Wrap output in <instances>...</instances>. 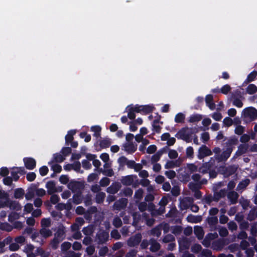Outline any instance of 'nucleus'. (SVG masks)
<instances>
[{
    "label": "nucleus",
    "instance_id": "nucleus-1",
    "mask_svg": "<svg viewBox=\"0 0 257 257\" xmlns=\"http://www.w3.org/2000/svg\"><path fill=\"white\" fill-rule=\"evenodd\" d=\"M192 128H189L188 127H182L175 135V137L178 139H181L187 143H190L192 141Z\"/></svg>",
    "mask_w": 257,
    "mask_h": 257
},
{
    "label": "nucleus",
    "instance_id": "nucleus-2",
    "mask_svg": "<svg viewBox=\"0 0 257 257\" xmlns=\"http://www.w3.org/2000/svg\"><path fill=\"white\" fill-rule=\"evenodd\" d=\"M68 188L73 193L79 192L84 188V184L80 181L71 180L68 184Z\"/></svg>",
    "mask_w": 257,
    "mask_h": 257
},
{
    "label": "nucleus",
    "instance_id": "nucleus-3",
    "mask_svg": "<svg viewBox=\"0 0 257 257\" xmlns=\"http://www.w3.org/2000/svg\"><path fill=\"white\" fill-rule=\"evenodd\" d=\"M142 235L141 233H137L131 236L127 240V244L130 247L138 245L142 241Z\"/></svg>",
    "mask_w": 257,
    "mask_h": 257
},
{
    "label": "nucleus",
    "instance_id": "nucleus-4",
    "mask_svg": "<svg viewBox=\"0 0 257 257\" xmlns=\"http://www.w3.org/2000/svg\"><path fill=\"white\" fill-rule=\"evenodd\" d=\"M238 143V139L236 136H233L230 137L227 141L223 144V149L228 150L230 149L231 152H232L234 146Z\"/></svg>",
    "mask_w": 257,
    "mask_h": 257
},
{
    "label": "nucleus",
    "instance_id": "nucleus-5",
    "mask_svg": "<svg viewBox=\"0 0 257 257\" xmlns=\"http://www.w3.org/2000/svg\"><path fill=\"white\" fill-rule=\"evenodd\" d=\"M229 243L227 238H219L212 243L213 249L216 251H221L223 247Z\"/></svg>",
    "mask_w": 257,
    "mask_h": 257
},
{
    "label": "nucleus",
    "instance_id": "nucleus-6",
    "mask_svg": "<svg viewBox=\"0 0 257 257\" xmlns=\"http://www.w3.org/2000/svg\"><path fill=\"white\" fill-rule=\"evenodd\" d=\"M242 112L245 117H249L251 120H254L257 118V109L253 107H248L244 108Z\"/></svg>",
    "mask_w": 257,
    "mask_h": 257
},
{
    "label": "nucleus",
    "instance_id": "nucleus-7",
    "mask_svg": "<svg viewBox=\"0 0 257 257\" xmlns=\"http://www.w3.org/2000/svg\"><path fill=\"white\" fill-rule=\"evenodd\" d=\"M212 152L206 145H202L198 150L197 157L201 160L207 156H211Z\"/></svg>",
    "mask_w": 257,
    "mask_h": 257
},
{
    "label": "nucleus",
    "instance_id": "nucleus-8",
    "mask_svg": "<svg viewBox=\"0 0 257 257\" xmlns=\"http://www.w3.org/2000/svg\"><path fill=\"white\" fill-rule=\"evenodd\" d=\"M236 170L237 168L234 165H229L227 167L223 166L220 168V171L226 177L234 174L236 172Z\"/></svg>",
    "mask_w": 257,
    "mask_h": 257
},
{
    "label": "nucleus",
    "instance_id": "nucleus-9",
    "mask_svg": "<svg viewBox=\"0 0 257 257\" xmlns=\"http://www.w3.org/2000/svg\"><path fill=\"white\" fill-rule=\"evenodd\" d=\"M127 203L128 200L126 198H121L114 202V209L118 211L123 209L126 207Z\"/></svg>",
    "mask_w": 257,
    "mask_h": 257
},
{
    "label": "nucleus",
    "instance_id": "nucleus-10",
    "mask_svg": "<svg viewBox=\"0 0 257 257\" xmlns=\"http://www.w3.org/2000/svg\"><path fill=\"white\" fill-rule=\"evenodd\" d=\"M25 167L28 170H33L36 166V160L31 157H26L23 159Z\"/></svg>",
    "mask_w": 257,
    "mask_h": 257
},
{
    "label": "nucleus",
    "instance_id": "nucleus-11",
    "mask_svg": "<svg viewBox=\"0 0 257 257\" xmlns=\"http://www.w3.org/2000/svg\"><path fill=\"white\" fill-rule=\"evenodd\" d=\"M123 150L127 154H132L137 150V145L133 142L125 143L123 145Z\"/></svg>",
    "mask_w": 257,
    "mask_h": 257
},
{
    "label": "nucleus",
    "instance_id": "nucleus-12",
    "mask_svg": "<svg viewBox=\"0 0 257 257\" xmlns=\"http://www.w3.org/2000/svg\"><path fill=\"white\" fill-rule=\"evenodd\" d=\"M108 233L105 230L99 232L96 235V239L98 243L99 244L105 243L108 240Z\"/></svg>",
    "mask_w": 257,
    "mask_h": 257
},
{
    "label": "nucleus",
    "instance_id": "nucleus-13",
    "mask_svg": "<svg viewBox=\"0 0 257 257\" xmlns=\"http://www.w3.org/2000/svg\"><path fill=\"white\" fill-rule=\"evenodd\" d=\"M223 151L221 154L216 156V160L219 162L226 161L230 156L232 152L230 149H223Z\"/></svg>",
    "mask_w": 257,
    "mask_h": 257
},
{
    "label": "nucleus",
    "instance_id": "nucleus-14",
    "mask_svg": "<svg viewBox=\"0 0 257 257\" xmlns=\"http://www.w3.org/2000/svg\"><path fill=\"white\" fill-rule=\"evenodd\" d=\"M247 144H240L238 147V149L235 153L233 158H235L246 153L248 149Z\"/></svg>",
    "mask_w": 257,
    "mask_h": 257
},
{
    "label": "nucleus",
    "instance_id": "nucleus-15",
    "mask_svg": "<svg viewBox=\"0 0 257 257\" xmlns=\"http://www.w3.org/2000/svg\"><path fill=\"white\" fill-rule=\"evenodd\" d=\"M121 185L119 182L113 183L107 188V192L111 194H115L120 189Z\"/></svg>",
    "mask_w": 257,
    "mask_h": 257
},
{
    "label": "nucleus",
    "instance_id": "nucleus-16",
    "mask_svg": "<svg viewBox=\"0 0 257 257\" xmlns=\"http://www.w3.org/2000/svg\"><path fill=\"white\" fill-rule=\"evenodd\" d=\"M150 244L151 246L150 250L151 252H155L158 251L161 248L160 244L157 241V240L152 238L150 239Z\"/></svg>",
    "mask_w": 257,
    "mask_h": 257
},
{
    "label": "nucleus",
    "instance_id": "nucleus-17",
    "mask_svg": "<svg viewBox=\"0 0 257 257\" xmlns=\"http://www.w3.org/2000/svg\"><path fill=\"white\" fill-rule=\"evenodd\" d=\"M46 187L47 189V192L49 195H52L54 193L57 192L56 188V184L54 181H50L48 182L46 185Z\"/></svg>",
    "mask_w": 257,
    "mask_h": 257
},
{
    "label": "nucleus",
    "instance_id": "nucleus-18",
    "mask_svg": "<svg viewBox=\"0 0 257 257\" xmlns=\"http://www.w3.org/2000/svg\"><path fill=\"white\" fill-rule=\"evenodd\" d=\"M205 102L207 106L213 110L215 108V104L213 102V95L211 94H208L205 97Z\"/></svg>",
    "mask_w": 257,
    "mask_h": 257
},
{
    "label": "nucleus",
    "instance_id": "nucleus-19",
    "mask_svg": "<svg viewBox=\"0 0 257 257\" xmlns=\"http://www.w3.org/2000/svg\"><path fill=\"white\" fill-rule=\"evenodd\" d=\"M36 188V186L35 185H32L28 189L26 194H25V198L27 200H31L33 198Z\"/></svg>",
    "mask_w": 257,
    "mask_h": 257
},
{
    "label": "nucleus",
    "instance_id": "nucleus-20",
    "mask_svg": "<svg viewBox=\"0 0 257 257\" xmlns=\"http://www.w3.org/2000/svg\"><path fill=\"white\" fill-rule=\"evenodd\" d=\"M76 133V130H71L67 132V134L65 136V144L66 145H69L70 142L73 141L74 135Z\"/></svg>",
    "mask_w": 257,
    "mask_h": 257
},
{
    "label": "nucleus",
    "instance_id": "nucleus-21",
    "mask_svg": "<svg viewBox=\"0 0 257 257\" xmlns=\"http://www.w3.org/2000/svg\"><path fill=\"white\" fill-rule=\"evenodd\" d=\"M194 232L199 240L202 239L204 236V232L203 228L200 226H195L194 228Z\"/></svg>",
    "mask_w": 257,
    "mask_h": 257
},
{
    "label": "nucleus",
    "instance_id": "nucleus-22",
    "mask_svg": "<svg viewBox=\"0 0 257 257\" xmlns=\"http://www.w3.org/2000/svg\"><path fill=\"white\" fill-rule=\"evenodd\" d=\"M227 197L230 200L231 204H235L237 202L238 194L235 191H231L228 193Z\"/></svg>",
    "mask_w": 257,
    "mask_h": 257
},
{
    "label": "nucleus",
    "instance_id": "nucleus-23",
    "mask_svg": "<svg viewBox=\"0 0 257 257\" xmlns=\"http://www.w3.org/2000/svg\"><path fill=\"white\" fill-rule=\"evenodd\" d=\"M155 109L153 105H142L141 113L144 114H148L153 112Z\"/></svg>",
    "mask_w": 257,
    "mask_h": 257
},
{
    "label": "nucleus",
    "instance_id": "nucleus-24",
    "mask_svg": "<svg viewBox=\"0 0 257 257\" xmlns=\"http://www.w3.org/2000/svg\"><path fill=\"white\" fill-rule=\"evenodd\" d=\"M186 219L188 222L197 223L201 221L202 217L199 215L195 216L191 214L187 216Z\"/></svg>",
    "mask_w": 257,
    "mask_h": 257
},
{
    "label": "nucleus",
    "instance_id": "nucleus-25",
    "mask_svg": "<svg viewBox=\"0 0 257 257\" xmlns=\"http://www.w3.org/2000/svg\"><path fill=\"white\" fill-rule=\"evenodd\" d=\"M65 160V158L61 154L57 153L54 154L53 159L48 163L49 165L51 164L53 162L61 163Z\"/></svg>",
    "mask_w": 257,
    "mask_h": 257
},
{
    "label": "nucleus",
    "instance_id": "nucleus-26",
    "mask_svg": "<svg viewBox=\"0 0 257 257\" xmlns=\"http://www.w3.org/2000/svg\"><path fill=\"white\" fill-rule=\"evenodd\" d=\"M31 238H32L33 241L39 242L40 245H42L43 244V239L40 235V232H38L37 231H35L34 232H33V233L31 235Z\"/></svg>",
    "mask_w": 257,
    "mask_h": 257
},
{
    "label": "nucleus",
    "instance_id": "nucleus-27",
    "mask_svg": "<svg viewBox=\"0 0 257 257\" xmlns=\"http://www.w3.org/2000/svg\"><path fill=\"white\" fill-rule=\"evenodd\" d=\"M161 118V116L159 115V117L157 119L154 120L153 121L152 127L153 131L157 133H160L161 130V126L158 124L160 122V119Z\"/></svg>",
    "mask_w": 257,
    "mask_h": 257
},
{
    "label": "nucleus",
    "instance_id": "nucleus-28",
    "mask_svg": "<svg viewBox=\"0 0 257 257\" xmlns=\"http://www.w3.org/2000/svg\"><path fill=\"white\" fill-rule=\"evenodd\" d=\"M134 179L132 175H127L122 177L121 180V183L126 186H130L133 184Z\"/></svg>",
    "mask_w": 257,
    "mask_h": 257
},
{
    "label": "nucleus",
    "instance_id": "nucleus-29",
    "mask_svg": "<svg viewBox=\"0 0 257 257\" xmlns=\"http://www.w3.org/2000/svg\"><path fill=\"white\" fill-rule=\"evenodd\" d=\"M8 206L12 209L20 210L21 208V205L19 202L14 200H10L8 202Z\"/></svg>",
    "mask_w": 257,
    "mask_h": 257
},
{
    "label": "nucleus",
    "instance_id": "nucleus-30",
    "mask_svg": "<svg viewBox=\"0 0 257 257\" xmlns=\"http://www.w3.org/2000/svg\"><path fill=\"white\" fill-rule=\"evenodd\" d=\"M226 191L224 189H221L219 192L214 193V201L217 202L220 198L225 196Z\"/></svg>",
    "mask_w": 257,
    "mask_h": 257
},
{
    "label": "nucleus",
    "instance_id": "nucleus-31",
    "mask_svg": "<svg viewBox=\"0 0 257 257\" xmlns=\"http://www.w3.org/2000/svg\"><path fill=\"white\" fill-rule=\"evenodd\" d=\"M162 226L161 225H158L151 230V234L153 236L160 237L161 234Z\"/></svg>",
    "mask_w": 257,
    "mask_h": 257
},
{
    "label": "nucleus",
    "instance_id": "nucleus-32",
    "mask_svg": "<svg viewBox=\"0 0 257 257\" xmlns=\"http://www.w3.org/2000/svg\"><path fill=\"white\" fill-rule=\"evenodd\" d=\"M25 195V191L22 188H18L14 191V197L16 199H22Z\"/></svg>",
    "mask_w": 257,
    "mask_h": 257
},
{
    "label": "nucleus",
    "instance_id": "nucleus-33",
    "mask_svg": "<svg viewBox=\"0 0 257 257\" xmlns=\"http://www.w3.org/2000/svg\"><path fill=\"white\" fill-rule=\"evenodd\" d=\"M82 201V196L81 191L76 192L73 196V202L75 204H79L81 203Z\"/></svg>",
    "mask_w": 257,
    "mask_h": 257
},
{
    "label": "nucleus",
    "instance_id": "nucleus-34",
    "mask_svg": "<svg viewBox=\"0 0 257 257\" xmlns=\"http://www.w3.org/2000/svg\"><path fill=\"white\" fill-rule=\"evenodd\" d=\"M202 118V116L201 114L195 113L193 114L189 117V119L188 120L189 122L193 123V122H198L200 121Z\"/></svg>",
    "mask_w": 257,
    "mask_h": 257
},
{
    "label": "nucleus",
    "instance_id": "nucleus-35",
    "mask_svg": "<svg viewBox=\"0 0 257 257\" xmlns=\"http://www.w3.org/2000/svg\"><path fill=\"white\" fill-rule=\"evenodd\" d=\"M111 145V141L109 138H105L101 140L99 143V146L101 149L108 148Z\"/></svg>",
    "mask_w": 257,
    "mask_h": 257
},
{
    "label": "nucleus",
    "instance_id": "nucleus-36",
    "mask_svg": "<svg viewBox=\"0 0 257 257\" xmlns=\"http://www.w3.org/2000/svg\"><path fill=\"white\" fill-rule=\"evenodd\" d=\"M257 76V71L256 70L252 71L247 76L246 79L245 80L244 83H248L254 80Z\"/></svg>",
    "mask_w": 257,
    "mask_h": 257
},
{
    "label": "nucleus",
    "instance_id": "nucleus-37",
    "mask_svg": "<svg viewBox=\"0 0 257 257\" xmlns=\"http://www.w3.org/2000/svg\"><path fill=\"white\" fill-rule=\"evenodd\" d=\"M250 180L249 179H245L241 181H240L237 186V189L239 190H243L249 184Z\"/></svg>",
    "mask_w": 257,
    "mask_h": 257
},
{
    "label": "nucleus",
    "instance_id": "nucleus-38",
    "mask_svg": "<svg viewBox=\"0 0 257 257\" xmlns=\"http://www.w3.org/2000/svg\"><path fill=\"white\" fill-rule=\"evenodd\" d=\"M39 232L42 237H43L45 238L52 235V231L49 229L43 228L40 229Z\"/></svg>",
    "mask_w": 257,
    "mask_h": 257
},
{
    "label": "nucleus",
    "instance_id": "nucleus-39",
    "mask_svg": "<svg viewBox=\"0 0 257 257\" xmlns=\"http://www.w3.org/2000/svg\"><path fill=\"white\" fill-rule=\"evenodd\" d=\"M91 131L94 132L93 136L96 138L100 137L101 128L99 125L93 126L91 127Z\"/></svg>",
    "mask_w": 257,
    "mask_h": 257
},
{
    "label": "nucleus",
    "instance_id": "nucleus-40",
    "mask_svg": "<svg viewBox=\"0 0 257 257\" xmlns=\"http://www.w3.org/2000/svg\"><path fill=\"white\" fill-rule=\"evenodd\" d=\"M209 236L210 239H213L218 236V235L216 233H208L207 236H206V238L203 240L202 242V244L205 245V246H208L210 243L209 241L208 240H206V238Z\"/></svg>",
    "mask_w": 257,
    "mask_h": 257
},
{
    "label": "nucleus",
    "instance_id": "nucleus-41",
    "mask_svg": "<svg viewBox=\"0 0 257 257\" xmlns=\"http://www.w3.org/2000/svg\"><path fill=\"white\" fill-rule=\"evenodd\" d=\"M247 93L253 94L257 92V86L253 84H249L246 89Z\"/></svg>",
    "mask_w": 257,
    "mask_h": 257
},
{
    "label": "nucleus",
    "instance_id": "nucleus-42",
    "mask_svg": "<svg viewBox=\"0 0 257 257\" xmlns=\"http://www.w3.org/2000/svg\"><path fill=\"white\" fill-rule=\"evenodd\" d=\"M65 232L63 229L59 228L57 232L55 233L54 238L60 240L61 241L64 239Z\"/></svg>",
    "mask_w": 257,
    "mask_h": 257
},
{
    "label": "nucleus",
    "instance_id": "nucleus-43",
    "mask_svg": "<svg viewBox=\"0 0 257 257\" xmlns=\"http://www.w3.org/2000/svg\"><path fill=\"white\" fill-rule=\"evenodd\" d=\"M105 194L102 192H99L96 195L95 200L97 203H102L105 198Z\"/></svg>",
    "mask_w": 257,
    "mask_h": 257
},
{
    "label": "nucleus",
    "instance_id": "nucleus-44",
    "mask_svg": "<svg viewBox=\"0 0 257 257\" xmlns=\"http://www.w3.org/2000/svg\"><path fill=\"white\" fill-rule=\"evenodd\" d=\"M185 118V115L182 112L177 113L175 117V121L177 123H183Z\"/></svg>",
    "mask_w": 257,
    "mask_h": 257
},
{
    "label": "nucleus",
    "instance_id": "nucleus-45",
    "mask_svg": "<svg viewBox=\"0 0 257 257\" xmlns=\"http://www.w3.org/2000/svg\"><path fill=\"white\" fill-rule=\"evenodd\" d=\"M207 220L210 226H215L218 223V218L216 216L208 217Z\"/></svg>",
    "mask_w": 257,
    "mask_h": 257
},
{
    "label": "nucleus",
    "instance_id": "nucleus-46",
    "mask_svg": "<svg viewBox=\"0 0 257 257\" xmlns=\"http://www.w3.org/2000/svg\"><path fill=\"white\" fill-rule=\"evenodd\" d=\"M182 231V227L180 225H175L172 227V233L175 235H179Z\"/></svg>",
    "mask_w": 257,
    "mask_h": 257
},
{
    "label": "nucleus",
    "instance_id": "nucleus-47",
    "mask_svg": "<svg viewBox=\"0 0 257 257\" xmlns=\"http://www.w3.org/2000/svg\"><path fill=\"white\" fill-rule=\"evenodd\" d=\"M175 238L173 235L171 234H168L163 237L162 241L164 243H169L173 242L175 241Z\"/></svg>",
    "mask_w": 257,
    "mask_h": 257
},
{
    "label": "nucleus",
    "instance_id": "nucleus-48",
    "mask_svg": "<svg viewBox=\"0 0 257 257\" xmlns=\"http://www.w3.org/2000/svg\"><path fill=\"white\" fill-rule=\"evenodd\" d=\"M72 149L71 147H63L61 150L62 155L65 158L71 153Z\"/></svg>",
    "mask_w": 257,
    "mask_h": 257
},
{
    "label": "nucleus",
    "instance_id": "nucleus-49",
    "mask_svg": "<svg viewBox=\"0 0 257 257\" xmlns=\"http://www.w3.org/2000/svg\"><path fill=\"white\" fill-rule=\"evenodd\" d=\"M227 248L231 252L233 253L239 250V244L236 243L230 244L229 245H228Z\"/></svg>",
    "mask_w": 257,
    "mask_h": 257
},
{
    "label": "nucleus",
    "instance_id": "nucleus-50",
    "mask_svg": "<svg viewBox=\"0 0 257 257\" xmlns=\"http://www.w3.org/2000/svg\"><path fill=\"white\" fill-rule=\"evenodd\" d=\"M242 94L240 90H235L231 95V99L242 98Z\"/></svg>",
    "mask_w": 257,
    "mask_h": 257
},
{
    "label": "nucleus",
    "instance_id": "nucleus-51",
    "mask_svg": "<svg viewBox=\"0 0 257 257\" xmlns=\"http://www.w3.org/2000/svg\"><path fill=\"white\" fill-rule=\"evenodd\" d=\"M121 192H122L124 196L126 197H130L133 193V190L131 188L126 187L122 190L120 193Z\"/></svg>",
    "mask_w": 257,
    "mask_h": 257
},
{
    "label": "nucleus",
    "instance_id": "nucleus-52",
    "mask_svg": "<svg viewBox=\"0 0 257 257\" xmlns=\"http://www.w3.org/2000/svg\"><path fill=\"white\" fill-rule=\"evenodd\" d=\"M79 136L82 139L84 138V141L86 143L89 142L91 141V136L88 135L86 132H81L79 134Z\"/></svg>",
    "mask_w": 257,
    "mask_h": 257
},
{
    "label": "nucleus",
    "instance_id": "nucleus-53",
    "mask_svg": "<svg viewBox=\"0 0 257 257\" xmlns=\"http://www.w3.org/2000/svg\"><path fill=\"white\" fill-rule=\"evenodd\" d=\"M202 250V246L198 243H195L191 247V251L195 253H199Z\"/></svg>",
    "mask_w": 257,
    "mask_h": 257
},
{
    "label": "nucleus",
    "instance_id": "nucleus-54",
    "mask_svg": "<svg viewBox=\"0 0 257 257\" xmlns=\"http://www.w3.org/2000/svg\"><path fill=\"white\" fill-rule=\"evenodd\" d=\"M99 171L102 172L103 175L108 177H112L114 175V172L112 169L102 170L101 168H100L99 169Z\"/></svg>",
    "mask_w": 257,
    "mask_h": 257
},
{
    "label": "nucleus",
    "instance_id": "nucleus-55",
    "mask_svg": "<svg viewBox=\"0 0 257 257\" xmlns=\"http://www.w3.org/2000/svg\"><path fill=\"white\" fill-rule=\"evenodd\" d=\"M127 159L124 156L119 157L117 160V162L119 164L120 167H123L126 164Z\"/></svg>",
    "mask_w": 257,
    "mask_h": 257
},
{
    "label": "nucleus",
    "instance_id": "nucleus-56",
    "mask_svg": "<svg viewBox=\"0 0 257 257\" xmlns=\"http://www.w3.org/2000/svg\"><path fill=\"white\" fill-rule=\"evenodd\" d=\"M126 109H127V117L130 119H135L136 117V114L135 112L133 110V109L131 107H127V106L126 108Z\"/></svg>",
    "mask_w": 257,
    "mask_h": 257
},
{
    "label": "nucleus",
    "instance_id": "nucleus-57",
    "mask_svg": "<svg viewBox=\"0 0 257 257\" xmlns=\"http://www.w3.org/2000/svg\"><path fill=\"white\" fill-rule=\"evenodd\" d=\"M99 183L102 187H106L110 183V180L107 177H103L99 181Z\"/></svg>",
    "mask_w": 257,
    "mask_h": 257
},
{
    "label": "nucleus",
    "instance_id": "nucleus-58",
    "mask_svg": "<svg viewBox=\"0 0 257 257\" xmlns=\"http://www.w3.org/2000/svg\"><path fill=\"white\" fill-rule=\"evenodd\" d=\"M230 86L228 84H225L221 88L220 91L222 94H227L230 91Z\"/></svg>",
    "mask_w": 257,
    "mask_h": 257
},
{
    "label": "nucleus",
    "instance_id": "nucleus-59",
    "mask_svg": "<svg viewBox=\"0 0 257 257\" xmlns=\"http://www.w3.org/2000/svg\"><path fill=\"white\" fill-rule=\"evenodd\" d=\"M113 225L116 228H119L122 225V221L121 219L119 217H116L113 219Z\"/></svg>",
    "mask_w": 257,
    "mask_h": 257
},
{
    "label": "nucleus",
    "instance_id": "nucleus-60",
    "mask_svg": "<svg viewBox=\"0 0 257 257\" xmlns=\"http://www.w3.org/2000/svg\"><path fill=\"white\" fill-rule=\"evenodd\" d=\"M71 246V243L69 242H64L62 243L61 248L62 251H67Z\"/></svg>",
    "mask_w": 257,
    "mask_h": 257
},
{
    "label": "nucleus",
    "instance_id": "nucleus-61",
    "mask_svg": "<svg viewBox=\"0 0 257 257\" xmlns=\"http://www.w3.org/2000/svg\"><path fill=\"white\" fill-rule=\"evenodd\" d=\"M60 242H61V241L60 240H58L57 238H54L51 240V243H50L52 248L53 249H56L58 248V245Z\"/></svg>",
    "mask_w": 257,
    "mask_h": 257
},
{
    "label": "nucleus",
    "instance_id": "nucleus-62",
    "mask_svg": "<svg viewBox=\"0 0 257 257\" xmlns=\"http://www.w3.org/2000/svg\"><path fill=\"white\" fill-rule=\"evenodd\" d=\"M186 155L188 158H193L194 155V150L192 147L190 146L187 148L186 151Z\"/></svg>",
    "mask_w": 257,
    "mask_h": 257
},
{
    "label": "nucleus",
    "instance_id": "nucleus-63",
    "mask_svg": "<svg viewBox=\"0 0 257 257\" xmlns=\"http://www.w3.org/2000/svg\"><path fill=\"white\" fill-rule=\"evenodd\" d=\"M48 171L49 169L46 166H43L39 169V173L42 176H46L48 174Z\"/></svg>",
    "mask_w": 257,
    "mask_h": 257
},
{
    "label": "nucleus",
    "instance_id": "nucleus-64",
    "mask_svg": "<svg viewBox=\"0 0 257 257\" xmlns=\"http://www.w3.org/2000/svg\"><path fill=\"white\" fill-rule=\"evenodd\" d=\"M51 169L53 172H54V173H59L62 171V167L60 165L55 164L51 166Z\"/></svg>",
    "mask_w": 257,
    "mask_h": 257
}]
</instances>
